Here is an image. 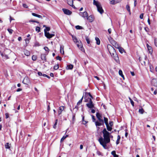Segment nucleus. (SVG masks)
Instances as JSON below:
<instances>
[{
	"label": "nucleus",
	"mask_w": 157,
	"mask_h": 157,
	"mask_svg": "<svg viewBox=\"0 0 157 157\" xmlns=\"http://www.w3.org/2000/svg\"><path fill=\"white\" fill-rule=\"evenodd\" d=\"M73 41L75 43H77L78 42L79 40H78L76 37L73 35L72 36Z\"/></svg>",
	"instance_id": "obj_18"
},
{
	"label": "nucleus",
	"mask_w": 157,
	"mask_h": 157,
	"mask_svg": "<svg viewBox=\"0 0 157 157\" xmlns=\"http://www.w3.org/2000/svg\"><path fill=\"white\" fill-rule=\"evenodd\" d=\"M107 48L111 56L113 57L116 62H118L119 61V58L114 48L110 44L107 45Z\"/></svg>",
	"instance_id": "obj_2"
},
{
	"label": "nucleus",
	"mask_w": 157,
	"mask_h": 157,
	"mask_svg": "<svg viewBox=\"0 0 157 157\" xmlns=\"http://www.w3.org/2000/svg\"><path fill=\"white\" fill-rule=\"evenodd\" d=\"M87 17V20L90 22H92L94 20V16L92 15H90L89 17Z\"/></svg>",
	"instance_id": "obj_10"
},
{
	"label": "nucleus",
	"mask_w": 157,
	"mask_h": 157,
	"mask_svg": "<svg viewBox=\"0 0 157 157\" xmlns=\"http://www.w3.org/2000/svg\"><path fill=\"white\" fill-rule=\"evenodd\" d=\"M95 123L96 126H100L102 125L101 123L98 121H96Z\"/></svg>",
	"instance_id": "obj_33"
},
{
	"label": "nucleus",
	"mask_w": 157,
	"mask_h": 157,
	"mask_svg": "<svg viewBox=\"0 0 157 157\" xmlns=\"http://www.w3.org/2000/svg\"><path fill=\"white\" fill-rule=\"evenodd\" d=\"M106 127H107V129L109 131H111V130H112V127L110 126H109V124H107V125H106Z\"/></svg>",
	"instance_id": "obj_24"
},
{
	"label": "nucleus",
	"mask_w": 157,
	"mask_h": 157,
	"mask_svg": "<svg viewBox=\"0 0 157 157\" xmlns=\"http://www.w3.org/2000/svg\"><path fill=\"white\" fill-rule=\"evenodd\" d=\"M139 60L140 62V63H141V64L142 65H145V64H145V61L141 60L140 59V58H139Z\"/></svg>",
	"instance_id": "obj_29"
},
{
	"label": "nucleus",
	"mask_w": 157,
	"mask_h": 157,
	"mask_svg": "<svg viewBox=\"0 0 157 157\" xmlns=\"http://www.w3.org/2000/svg\"><path fill=\"white\" fill-rule=\"evenodd\" d=\"M41 59L43 60H46V56L44 54H42L41 56Z\"/></svg>",
	"instance_id": "obj_26"
},
{
	"label": "nucleus",
	"mask_w": 157,
	"mask_h": 157,
	"mask_svg": "<svg viewBox=\"0 0 157 157\" xmlns=\"http://www.w3.org/2000/svg\"><path fill=\"white\" fill-rule=\"evenodd\" d=\"M93 4L96 6L98 11L100 14H102L104 13V10L99 2L95 0H93Z\"/></svg>",
	"instance_id": "obj_3"
},
{
	"label": "nucleus",
	"mask_w": 157,
	"mask_h": 157,
	"mask_svg": "<svg viewBox=\"0 0 157 157\" xmlns=\"http://www.w3.org/2000/svg\"><path fill=\"white\" fill-rule=\"evenodd\" d=\"M109 126H110L111 127H112L113 125V122L112 121H110L109 122Z\"/></svg>",
	"instance_id": "obj_52"
},
{
	"label": "nucleus",
	"mask_w": 157,
	"mask_h": 157,
	"mask_svg": "<svg viewBox=\"0 0 157 157\" xmlns=\"http://www.w3.org/2000/svg\"><path fill=\"white\" fill-rule=\"evenodd\" d=\"M83 96H82V98H81V99L80 100H79V101L78 102V103H77V105H80V104L82 103V100L83 99Z\"/></svg>",
	"instance_id": "obj_31"
},
{
	"label": "nucleus",
	"mask_w": 157,
	"mask_h": 157,
	"mask_svg": "<svg viewBox=\"0 0 157 157\" xmlns=\"http://www.w3.org/2000/svg\"><path fill=\"white\" fill-rule=\"evenodd\" d=\"M29 82V79L28 77H25L23 81V83L25 84H27Z\"/></svg>",
	"instance_id": "obj_12"
},
{
	"label": "nucleus",
	"mask_w": 157,
	"mask_h": 157,
	"mask_svg": "<svg viewBox=\"0 0 157 157\" xmlns=\"http://www.w3.org/2000/svg\"><path fill=\"white\" fill-rule=\"evenodd\" d=\"M118 3H119V2L118 1L115 0H112L110 2V3L112 5Z\"/></svg>",
	"instance_id": "obj_19"
},
{
	"label": "nucleus",
	"mask_w": 157,
	"mask_h": 157,
	"mask_svg": "<svg viewBox=\"0 0 157 157\" xmlns=\"http://www.w3.org/2000/svg\"><path fill=\"white\" fill-rule=\"evenodd\" d=\"M102 133L104 138H103L102 137L98 139V141L104 148L106 149V144L110 141V133L107 131L105 128L103 129Z\"/></svg>",
	"instance_id": "obj_1"
},
{
	"label": "nucleus",
	"mask_w": 157,
	"mask_h": 157,
	"mask_svg": "<svg viewBox=\"0 0 157 157\" xmlns=\"http://www.w3.org/2000/svg\"><path fill=\"white\" fill-rule=\"evenodd\" d=\"M151 84L154 86L157 87V78L153 79L151 80Z\"/></svg>",
	"instance_id": "obj_13"
},
{
	"label": "nucleus",
	"mask_w": 157,
	"mask_h": 157,
	"mask_svg": "<svg viewBox=\"0 0 157 157\" xmlns=\"http://www.w3.org/2000/svg\"><path fill=\"white\" fill-rule=\"evenodd\" d=\"M32 15L34 16H35V17H36L38 18H42V16L40 15H38V14H36L35 13H32Z\"/></svg>",
	"instance_id": "obj_25"
},
{
	"label": "nucleus",
	"mask_w": 157,
	"mask_h": 157,
	"mask_svg": "<svg viewBox=\"0 0 157 157\" xmlns=\"http://www.w3.org/2000/svg\"><path fill=\"white\" fill-rule=\"evenodd\" d=\"M94 78H96L98 80H99V78L97 76H94Z\"/></svg>",
	"instance_id": "obj_61"
},
{
	"label": "nucleus",
	"mask_w": 157,
	"mask_h": 157,
	"mask_svg": "<svg viewBox=\"0 0 157 157\" xmlns=\"http://www.w3.org/2000/svg\"><path fill=\"white\" fill-rule=\"evenodd\" d=\"M36 56H34V55H33L32 57V59L33 60V61H35L36 60Z\"/></svg>",
	"instance_id": "obj_41"
},
{
	"label": "nucleus",
	"mask_w": 157,
	"mask_h": 157,
	"mask_svg": "<svg viewBox=\"0 0 157 157\" xmlns=\"http://www.w3.org/2000/svg\"><path fill=\"white\" fill-rule=\"evenodd\" d=\"M86 94H88L89 95L91 98H93V97L90 94V93H86Z\"/></svg>",
	"instance_id": "obj_55"
},
{
	"label": "nucleus",
	"mask_w": 157,
	"mask_h": 157,
	"mask_svg": "<svg viewBox=\"0 0 157 157\" xmlns=\"http://www.w3.org/2000/svg\"><path fill=\"white\" fill-rule=\"evenodd\" d=\"M7 30L11 34L13 32V30L12 29H8Z\"/></svg>",
	"instance_id": "obj_46"
},
{
	"label": "nucleus",
	"mask_w": 157,
	"mask_h": 157,
	"mask_svg": "<svg viewBox=\"0 0 157 157\" xmlns=\"http://www.w3.org/2000/svg\"><path fill=\"white\" fill-rule=\"evenodd\" d=\"M144 29L146 32H148L149 29L147 28H144Z\"/></svg>",
	"instance_id": "obj_59"
},
{
	"label": "nucleus",
	"mask_w": 157,
	"mask_h": 157,
	"mask_svg": "<svg viewBox=\"0 0 157 157\" xmlns=\"http://www.w3.org/2000/svg\"><path fill=\"white\" fill-rule=\"evenodd\" d=\"M79 14L84 18L87 17L88 16L87 13L86 11H85L84 12H80Z\"/></svg>",
	"instance_id": "obj_9"
},
{
	"label": "nucleus",
	"mask_w": 157,
	"mask_h": 157,
	"mask_svg": "<svg viewBox=\"0 0 157 157\" xmlns=\"http://www.w3.org/2000/svg\"><path fill=\"white\" fill-rule=\"evenodd\" d=\"M129 99L130 101V102L133 106H134V102L130 98H129Z\"/></svg>",
	"instance_id": "obj_38"
},
{
	"label": "nucleus",
	"mask_w": 157,
	"mask_h": 157,
	"mask_svg": "<svg viewBox=\"0 0 157 157\" xmlns=\"http://www.w3.org/2000/svg\"><path fill=\"white\" fill-rule=\"evenodd\" d=\"M57 121H58V120L56 119V122L53 126V127L54 128H56V125H57Z\"/></svg>",
	"instance_id": "obj_43"
},
{
	"label": "nucleus",
	"mask_w": 157,
	"mask_h": 157,
	"mask_svg": "<svg viewBox=\"0 0 157 157\" xmlns=\"http://www.w3.org/2000/svg\"><path fill=\"white\" fill-rule=\"evenodd\" d=\"M95 40L96 41V44L97 45H99L100 44V41L99 38L98 37H96L95 38Z\"/></svg>",
	"instance_id": "obj_27"
},
{
	"label": "nucleus",
	"mask_w": 157,
	"mask_h": 157,
	"mask_svg": "<svg viewBox=\"0 0 157 157\" xmlns=\"http://www.w3.org/2000/svg\"><path fill=\"white\" fill-rule=\"evenodd\" d=\"M147 22H148V24L149 25H150V24H151V23H150V19L149 18H148V19Z\"/></svg>",
	"instance_id": "obj_58"
},
{
	"label": "nucleus",
	"mask_w": 157,
	"mask_h": 157,
	"mask_svg": "<svg viewBox=\"0 0 157 157\" xmlns=\"http://www.w3.org/2000/svg\"><path fill=\"white\" fill-rule=\"evenodd\" d=\"M65 139L66 137L64 136H63L61 139V142H63Z\"/></svg>",
	"instance_id": "obj_49"
},
{
	"label": "nucleus",
	"mask_w": 157,
	"mask_h": 157,
	"mask_svg": "<svg viewBox=\"0 0 157 157\" xmlns=\"http://www.w3.org/2000/svg\"><path fill=\"white\" fill-rule=\"evenodd\" d=\"M91 112L92 113H94L95 112V110L94 109H92L91 110Z\"/></svg>",
	"instance_id": "obj_64"
},
{
	"label": "nucleus",
	"mask_w": 157,
	"mask_h": 157,
	"mask_svg": "<svg viewBox=\"0 0 157 157\" xmlns=\"http://www.w3.org/2000/svg\"><path fill=\"white\" fill-rule=\"evenodd\" d=\"M64 107L63 106H61L59 107V109L58 111V115H59L61 114L62 111L64 109Z\"/></svg>",
	"instance_id": "obj_16"
},
{
	"label": "nucleus",
	"mask_w": 157,
	"mask_h": 157,
	"mask_svg": "<svg viewBox=\"0 0 157 157\" xmlns=\"http://www.w3.org/2000/svg\"><path fill=\"white\" fill-rule=\"evenodd\" d=\"M126 8L127 9L128 11L130 12V6L128 5H127L126 6Z\"/></svg>",
	"instance_id": "obj_37"
},
{
	"label": "nucleus",
	"mask_w": 157,
	"mask_h": 157,
	"mask_svg": "<svg viewBox=\"0 0 157 157\" xmlns=\"http://www.w3.org/2000/svg\"><path fill=\"white\" fill-rule=\"evenodd\" d=\"M147 46L149 53L151 54L152 53L153 51L152 47L151 46H149L148 44H147Z\"/></svg>",
	"instance_id": "obj_15"
},
{
	"label": "nucleus",
	"mask_w": 157,
	"mask_h": 157,
	"mask_svg": "<svg viewBox=\"0 0 157 157\" xmlns=\"http://www.w3.org/2000/svg\"><path fill=\"white\" fill-rule=\"evenodd\" d=\"M44 49L45 50V51L48 52H49V50L48 49V48L47 47H44Z\"/></svg>",
	"instance_id": "obj_45"
},
{
	"label": "nucleus",
	"mask_w": 157,
	"mask_h": 157,
	"mask_svg": "<svg viewBox=\"0 0 157 157\" xmlns=\"http://www.w3.org/2000/svg\"><path fill=\"white\" fill-rule=\"evenodd\" d=\"M119 75L121 76V77L123 78V79L124 80V75L123 74L122 71L120 70L119 71Z\"/></svg>",
	"instance_id": "obj_20"
},
{
	"label": "nucleus",
	"mask_w": 157,
	"mask_h": 157,
	"mask_svg": "<svg viewBox=\"0 0 157 157\" xmlns=\"http://www.w3.org/2000/svg\"><path fill=\"white\" fill-rule=\"evenodd\" d=\"M77 46L82 51H83L84 50L81 41L79 40L77 43H76Z\"/></svg>",
	"instance_id": "obj_6"
},
{
	"label": "nucleus",
	"mask_w": 157,
	"mask_h": 157,
	"mask_svg": "<svg viewBox=\"0 0 157 157\" xmlns=\"http://www.w3.org/2000/svg\"><path fill=\"white\" fill-rule=\"evenodd\" d=\"M92 119L93 120V121L94 122V121L95 120V119L94 118V117L93 115L92 116Z\"/></svg>",
	"instance_id": "obj_62"
},
{
	"label": "nucleus",
	"mask_w": 157,
	"mask_h": 157,
	"mask_svg": "<svg viewBox=\"0 0 157 157\" xmlns=\"http://www.w3.org/2000/svg\"><path fill=\"white\" fill-rule=\"evenodd\" d=\"M1 55L4 59H6L9 58L8 55L4 53H2Z\"/></svg>",
	"instance_id": "obj_14"
},
{
	"label": "nucleus",
	"mask_w": 157,
	"mask_h": 157,
	"mask_svg": "<svg viewBox=\"0 0 157 157\" xmlns=\"http://www.w3.org/2000/svg\"><path fill=\"white\" fill-rule=\"evenodd\" d=\"M104 121L105 124V125L108 124V119L107 118L104 117Z\"/></svg>",
	"instance_id": "obj_30"
},
{
	"label": "nucleus",
	"mask_w": 157,
	"mask_h": 157,
	"mask_svg": "<svg viewBox=\"0 0 157 157\" xmlns=\"http://www.w3.org/2000/svg\"><path fill=\"white\" fill-rule=\"evenodd\" d=\"M64 47L63 46H61L60 47V52L63 55L64 54V51L63 50Z\"/></svg>",
	"instance_id": "obj_23"
},
{
	"label": "nucleus",
	"mask_w": 157,
	"mask_h": 157,
	"mask_svg": "<svg viewBox=\"0 0 157 157\" xmlns=\"http://www.w3.org/2000/svg\"><path fill=\"white\" fill-rule=\"evenodd\" d=\"M38 75L40 76H42L43 75L42 73L40 72H38Z\"/></svg>",
	"instance_id": "obj_57"
},
{
	"label": "nucleus",
	"mask_w": 157,
	"mask_h": 157,
	"mask_svg": "<svg viewBox=\"0 0 157 157\" xmlns=\"http://www.w3.org/2000/svg\"><path fill=\"white\" fill-rule=\"evenodd\" d=\"M117 48L118 49L119 52L121 53H123V52H125L124 49L120 46H119Z\"/></svg>",
	"instance_id": "obj_17"
},
{
	"label": "nucleus",
	"mask_w": 157,
	"mask_h": 157,
	"mask_svg": "<svg viewBox=\"0 0 157 157\" xmlns=\"http://www.w3.org/2000/svg\"><path fill=\"white\" fill-rule=\"evenodd\" d=\"M30 39V38H29V39H26L25 40V43L26 44V45H27V44L29 43Z\"/></svg>",
	"instance_id": "obj_36"
},
{
	"label": "nucleus",
	"mask_w": 157,
	"mask_h": 157,
	"mask_svg": "<svg viewBox=\"0 0 157 157\" xmlns=\"http://www.w3.org/2000/svg\"><path fill=\"white\" fill-rule=\"evenodd\" d=\"M143 16H144V14L143 13H141L140 15V17L141 19H142L143 18Z\"/></svg>",
	"instance_id": "obj_50"
},
{
	"label": "nucleus",
	"mask_w": 157,
	"mask_h": 157,
	"mask_svg": "<svg viewBox=\"0 0 157 157\" xmlns=\"http://www.w3.org/2000/svg\"><path fill=\"white\" fill-rule=\"evenodd\" d=\"M73 66L72 65L69 64L67 65L66 69H72L73 68Z\"/></svg>",
	"instance_id": "obj_21"
},
{
	"label": "nucleus",
	"mask_w": 157,
	"mask_h": 157,
	"mask_svg": "<svg viewBox=\"0 0 157 157\" xmlns=\"http://www.w3.org/2000/svg\"><path fill=\"white\" fill-rule=\"evenodd\" d=\"M75 28L77 29H82V27L79 25H77L75 26Z\"/></svg>",
	"instance_id": "obj_39"
},
{
	"label": "nucleus",
	"mask_w": 157,
	"mask_h": 157,
	"mask_svg": "<svg viewBox=\"0 0 157 157\" xmlns=\"http://www.w3.org/2000/svg\"><path fill=\"white\" fill-rule=\"evenodd\" d=\"M44 32L45 36L48 39H50L55 36L54 34H50L49 33L46 32L45 30H44Z\"/></svg>",
	"instance_id": "obj_7"
},
{
	"label": "nucleus",
	"mask_w": 157,
	"mask_h": 157,
	"mask_svg": "<svg viewBox=\"0 0 157 157\" xmlns=\"http://www.w3.org/2000/svg\"><path fill=\"white\" fill-rule=\"evenodd\" d=\"M35 46H39V44L38 43H36L35 44Z\"/></svg>",
	"instance_id": "obj_63"
},
{
	"label": "nucleus",
	"mask_w": 157,
	"mask_h": 157,
	"mask_svg": "<svg viewBox=\"0 0 157 157\" xmlns=\"http://www.w3.org/2000/svg\"><path fill=\"white\" fill-rule=\"evenodd\" d=\"M108 32L109 34H110L111 32V29H109L108 30Z\"/></svg>",
	"instance_id": "obj_60"
},
{
	"label": "nucleus",
	"mask_w": 157,
	"mask_h": 157,
	"mask_svg": "<svg viewBox=\"0 0 157 157\" xmlns=\"http://www.w3.org/2000/svg\"><path fill=\"white\" fill-rule=\"evenodd\" d=\"M36 31L39 32L40 31V28L39 27H37L36 28Z\"/></svg>",
	"instance_id": "obj_42"
},
{
	"label": "nucleus",
	"mask_w": 157,
	"mask_h": 157,
	"mask_svg": "<svg viewBox=\"0 0 157 157\" xmlns=\"http://www.w3.org/2000/svg\"><path fill=\"white\" fill-rule=\"evenodd\" d=\"M111 154L114 156L116 154V151H113L111 152Z\"/></svg>",
	"instance_id": "obj_51"
},
{
	"label": "nucleus",
	"mask_w": 157,
	"mask_h": 157,
	"mask_svg": "<svg viewBox=\"0 0 157 157\" xmlns=\"http://www.w3.org/2000/svg\"><path fill=\"white\" fill-rule=\"evenodd\" d=\"M139 112L140 113L143 114L144 112V110L143 108H141L140 109H139Z\"/></svg>",
	"instance_id": "obj_32"
},
{
	"label": "nucleus",
	"mask_w": 157,
	"mask_h": 157,
	"mask_svg": "<svg viewBox=\"0 0 157 157\" xmlns=\"http://www.w3.org/2000/svg\"><path fill=\"white\" fill-rule=\"evenodd\" d=\"M154 43L155 45L157 47V39H155Z\"/></svg>",
	"instance_id": "obj_53"
},
{
	"label": "nucleus",
	"mask_w": 157,
	"mask_h": 157,
	"mask_svg": "<svg viewBox=\"0 0 157 157\" xmlns=\"http://www.w3.org/2000/svg\"><path fill=\"white\" fill-rule=\"evenodd\" d=\"M64 13V14L67 15H71L72 12L71 11L69 10H68L67 9H62Z\"/></svg>",
	"instance_id": "obj_11"
},
{
	"label": "nucleus",
	"mask_w": 157,
	"mask_h": 157,
	"mask_svg": "<svg viewBox=\"0 0 157 157\" xmlns=\"http://www.w3.org/2000/svg\"><path fill=\"white\" fill-rule=\"evenodd\" d=\"M59 68V66L58 64L55 65L54 67V69L55 70H57Z\"/></svg>",
	"instance_id": "obj_35"
},
{
	"label": "nucleus",
	"mask_w": 157,
	"mask_h": 157,
	"mask_svg": "<svg viewBox=\"0 0 157 157\" xmlns=\"http://www.w3.org/2000/svg\"><path fill=\"white\" fill-rule=\"evenodd\" d=\"M5 115H6V118H7L9 117V114L8 113H6Z\"/></svg>",
	"instance_id": "obj_54"
},
{
	"label": "nucleus",
	"mask_w": 157,
	"mask_h": 157,
	"mask_svg": "<svg viewBox=\"0 0 157 157\" xmlns=\"http://www.w3.org/2000/svg\"><path fill=\"white\" fill-rule=\"evenodd\" d=\"M24 53L25 55L28 56L30 55V52L27 50H25L24 51Z\"/></svg>",
	"instance_id": "obj_22"
},
{
	"label": "nucleus",
	"mask_w": 157,
	"mask_h": 157,
	"mask_svg": "<svg viewBox=\"0 0 157 157\" xmlns=\"http://www.w3.org/2000/svg\"><path fill=\"white\" fill-rule=\"evenodd\" d=\"M5 147L6 149H10V146L8 143H7L6 144H5Z\"/></svg>",
	"instance_id": "obj_28"
},
{
	"label": "nucleus",
	"mask_w": 157,
	"mask_h": 157,
	"mask_svg": "<svg viewBox=\"0 0 157 157\" xmlns=\"http://www.w3.org/2000/svg\"><path fill=\"white\" fill-rule=\"evenodd\" d=\"M86 94H88L89 95L91 98H93V97L90 94V93H86Z\"/></svg>",
	"instance_id": "obj_56"
},
{
	"label": "nucleus",
	"mask_w": 157,
	"mask_h": 157,
	"mask_svg": "<svg viewBox=\"0 0 157 157\" xmlns=\"http://www.w3.org/2000/svg\"><path fill=\"white\" fill-rule=\"evenodd\" d=\"M109 40L110 43L115 48H117L120 46V45L117 43V42L112 38H109Z\"/></svg>",
	"instance_id": "obj_4"
},
{
	"label": "nucleus",
	"mask_w": 157,
	"mask_h": 157,
	"mask_svg": "<svg viewBox=\"0 0 157 157\" xmlns=\"http://www.w3.org/2000/svg\"><path fill=\"white\" fill-rule=\"evenodd\" d=\"M121 137L120 136L118 135L117 136V139L116 142V144H118L119 143V140L120 139Z\"/></svg>",
	"instance_id": "obj_34"
},
{
	"label": "nucleus",
	"mask_w": 157,
	"mask_h": 157,
	"mask_svg": "<svg viewBox=\"0 0 157 157\" xmlns=\"http://www.w3.org/2000/svg\"><path fill=\"white\" fill-rule=\"evenodd\" d=\"M50 29L49 27H46V29L44 30H46V32L49 31Z\"/></svg>",
	"instance_id": "obj_44"
},
{
	"label": "nucleus",
	"mask_w": 157,
	"mask_h": 157,
	"mask_svg": "<svg viewBox=\"0 0 157 157\" xmlns=\"http://www.w3.org/2000/svg\"><path fill=\"white\" fill-rule=\"evenodd\" d=\"M85 37H86V42H87V44H90V41L89 38L87 36H86Z\"/></svg>",
	"instance_id": "obj_40"
},
{
	"label": "nucleus",
	"mask_w": 157,
	"mask_h": 157,
	"mask_svg": "<svg viewBox=\"0 0 157 157\" xmlns=\"http://www.w3.org/2000/svg\"><path fill=\"white\" fill-rule=\"evenodd\" d=\"M97 117L100 122H101L103 124L104 121L102 118L101 115L99 113H97L96 114Z\"/></svg>",
	"instance_id": "obj_8"
},
{
	"label": "nucleus",
	"mask_w": 157,
	"mask_h": 157,
	"mask_svg": "<svg viewBox=\"0 0 157 157\" xmlns=\"http://www.w3.org/2000/svg\"><path fill=\"white\" fill-rule=\"evenodd\" d=\"M23 6L24 7L26 8H28V7L27 6V5L25 4H23Z\"/></svg>",
	"instance_id": "obj_48"
},
{
	"label": "nucleus",
	"mask_w": 157,
	"mask_h": 157,
	"mask_svg": "<svg viewBox=\"0 0 157 157\" xmlns=\"http://www.w3.org/2000/svg\"><path fill=\"white\" fill-rule=\"evenodd\" d=\"M86 105L88 108L90 109H92L94 108V105L93 103L91 98H89V102L86 104Z\"/></svg>",
	"instance_id": "obj_5"
},
{
	"label": "nucleus",
	"mask_w": 157,
	"mask_h": 157,
	"mask_svg": "<svg viewBox=\"0 0 157 157\" xmlns=\"http://www.w3.org/2000/svg\"><path fill=\"white\" fill-rule=\"evenodd\" d=\"M56 59L59 60L60 61H61L62 60V58L60 57H59V56H58L56 57Z\"/></svg>",
	"instance_id": "obj_47"
}]
</instances>
